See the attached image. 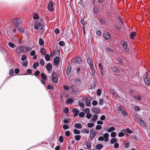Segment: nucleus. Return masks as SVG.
Returning <instances> with one entry per match:
<instances>
[{"label": "nucleus", "instance_id": "f257e3e1", "mask_svg": "<svg viewBox=\"0 0 150 150\" xmlns=\"http://www.w3.org/2000/svg\"><path fill=\"white\" fill-rule=\"evenodd\" d=\"M44 26L43 23L40 21L36 22L34 26L35 30L40 31L43 33L45 31Z\"/></svg>", "mask_w": 150, "mask_h": 150}, {"label": "nucleus", "instance_id": "f03ea898", "mask_svg": "<svg viewBox=\"0 0 150 150\" xmlns=\"http://www.w3.org/2000/svg\"><path fill=\"white\" fill-rule=\"evenodd\" d=\"M31 50V49L25 46H18L16 49V52L20 54L21 52L26 53L28 52L29 50Z\"/></svg>", "mask_w": 150, "mask_h": 150}, {"label": "nucleus", "instance_id": "7ed1b4c3", "mask_svg": "<svg viewBox=\"0 0 150 150\" xmlns=\"http://www.w3.org/2000/svg\"><path fill=\"white\" fill-rule=\"evenodd\" d=\"M86 61L88 64L89 65L92 74L93 75H94L95 74V70L93 67V62L92 61L91 59L89 57H88L87 58Z\"/></svg>", "mask_w": 150, "mask_h": 150}, {"label": "nucleus", "instance_id": "20e7f679", "mask_svg": "<svg viewBox=\"0 0 150 150\" xmlns=\"http://www.w3.org/2000/svg\"><path fill=\"white\" fill-rule=\"evenodd\" d=\"M144 81L146 86H150V76L146 72L143 76Z\"/></svg>", "mask_w": 150, "mask_h": 150}, {"label": "nucleus", "instance_id": "39448f33", "mask_svg": "<svg viewBox=\"0 0 150 150\" xmlns=\"http://www.w3.org/2000/svg\"><path fill=\"white\" fill-rule=\"evenodd\" d=\"M120 44L122 45L123 48L126 52H128L129 50V48L127 45V42L125 40L121 41Z\"/></svg>", "mask_w": 150, "mask_h": 150}, {"label": "nucleus", "instance_id": "423d86ee", "mask_svg": "<svg viewBox=\"0 0 150 150\" xmlns=\"http://www.w3.org/2000/svg\"><path fill=\"white\" fill-rule=\"evenodd\" d=\"M52 81L54 83H57L58 81V79L56 73L54 71L52 74Z\"/></svg>", "mask_w": 150, "mask_h": 150}, {"label": "nucleus", "instance_id": "0eeeda50", "mask_svg": "<svg viewBox=\"0 0 150 150\" xmlns=\"http://www.w3.org/2000/svg\"><path fill=\"white\" fill-rule=\"evenodd\" d=\"M82 61L81 58L79 57H76L72 60V62L76 64H81L82 62Z\"/></svg>", "mask_w": 150, "mask_h": 150}, {"label": "nucleus", "instance_id": "6e6552de", "mask_svg": "<svg viewBox=\"0 0 150 150\" xmlns=\"http://www.w3.org/2000/svg\"><path fill=\"white\" fill-rule=\"evenodd\" d=\"M21 23V21L19 19H15L13 21V23L15 26H18Z\"/></svg>", "mask_w": 150, "mask_h": 150}, {"label": "nucleus", "instance_id": "1a4fd4ad", "mask_svg": "<svg viewBox=\"0 0 150 150\" xmlns=\"http://www.w3.org/2000/svg\"><path fill=\"white\" fill-rule=\"evenodd\" d=\"M53 3L52 1H50L49 3L48 6V8L49 11L51 12L53 11H54L53 7Z\"/></svg>", "mask_w": 150, "mask_h": 150}, {"label": "nucleus", "instance_id": "9d476101", "mask_svg": "<svg viewBox=\"0 0 150 150\" xmlns=\"http://www.w3.org/2000/svg\"><path fill=\"white\" fill-rule=\"evenodd\" d=\"M72 112L74 113V115L75 117L78 116L79 112V110L76 108H74L73 109H72Z\"/></svg>", "mask_w": 150, "mask_h": 150}, {"label": "nucleus", "instance_id": "9b49d317", "mask_svg": "<svg viewBox=\"0 0 150 150\" xmlns=\"http://www.w3.org/2000/svg\"><path fill=\"white\" fill-rule=\"evenodd\" d=\"M60 59L58 57H55L54 60V64L55 66L59 65V62Z\"/></svg>", "mask_w": 150, "mask_h": 150}, {"label": "nucleus", "instance_id": "f8f14e48", "mask_svg": "<svg viewBox=\"0 0 150 150\" xmlns=\"http://www.w3.org/2000/svg\"><path fill=\"white\" fill-rule=\"evenodd\" d=\"M105 130L108 132H112L115 130V129L114 127L112 126L110 127H108Z\"/></svg>", "mask_w": 150, "mask_h": 150}, {"label": "nucleus", "instance_id": "ddd939ff", "mask_svg": "<svg viewBox=\"0 0 150 150\" xmlns=\"http://www.w3.org/2000/svg\"><path fill=\"white\" fill-rule=\"evenodd\" d=\"M91 110L93 113L96 114H99L100 112V109L98 108H93Z\"/></svg>", "mask_w": 150, "mask_h": 150}, {"label": "nucleus", "instance_id": "4468645a", "mask_svg": "<svg viewBox=\"0 0 150 150\" xmlns=\"http://www.w3.org/2000/svg\"><path fill=\"white\" fill-rule=\"evenodd\" d=\"M96 136L95 132L94 130H91L90 131V138L91 139H92Z\"/></svg>", "mask_w": 150, "mask_h": 150}, {"label": "nucleus", "instance_id": "2eb2a0df", "mask_svg": "<svg viewBox=\"0 0 150 150\" xmlns=\"http://www.w3.org/2000/svg\"><path fill=\"white\" fill-rule=\"evenodd\" d=\"M98 118V115L96 114H94L91 119V121L95 123Z\"/></svg>", "mask_w": 150, "mask_h": 150}, {"label": "nucleus", "instance_id": "dca6fc26", "mask_svg": "<svg viewBox=\"0 0 150 150\" xmlns=\"http://www.w3.org/2000/svg\"><path fill=\"white\" fill-rule=\"evenodd\" d=\"M103 35L104 38L106 40H108L110 38V35L109 33L106 31H105L104 32Z\"/></svg>", "mask_w": 150, "mask_h": 150}, {"label": "nucleus", "instance_id": "f3484780", "mask_svg": "<svg viewBox=\"0 0 150 150\" xmlns=\"http://www.w3.org/2000/svg\"><path fill=\"white\" fill-rule=\"evenodd\" d=\"M74 82L76 83L77 86H79L81 84V81L79 78H76L74 80Z\"/></svg>", "mask_w": 150, "mask_h": 150}, {"label": "nucleus", "instance_id": "a211bd4d", "mask_svg": "<svg viewBox=\"0 0 150 150\" xmlns=\"http://www.w3.org/2000/svg\"><path fill=\"white\" fill-rule=\"evenodd\" d=\"M125 133H126V131L124 129L122 130L121 132L118 133V136L120 137H123Z\"/></svg>", "mask_w": 150, "mask_h": 150}, {"label": "nucleus", "instance_id": "6ab92c4d", "mask_svg": "<svg viewBox=\"0 0 150 150\" xmlns=\"http://www.w3.org/2000/svg\"><path fill=\"white\" fill-rule=\"evenodd\" d=\"M72 90V91L74 93H76V88L75 87V86L74 85H71L69 87Z\"/></svg>", "mask_w": 150, "mask_h": 150}, {"label": "nucleus", "instance_id": "aec40b11", "mask_svg": "<svg viewBox=\"0 0 150 150\" xmlns=\"http://www.w3.org/2000/svg\"><path fill=\"white\" fill-rule=\"evenodd\" d=\"M111 69L112 71L115 72L119 73L120 72V70L116 67H112Z\"/></svg>", "mask_w": 150, "mask_h": 150}, {"label": "nucleus", "instance_id": "412c9836", "mask_svg": "<svg viewBox=\"0 0 150 150\" xmlns=\"http://www.w3.org/2000/svg\"><path fill=\"white\" fill-rule=\"evenodd\" d=\"M134 98L138 101H140L142 99V96L138 94H137L136 96H134Z\"/></svg>", "mask_w": 150, "mask_h": 150}, {"label": "nucleus", "instance_id": "4be33fe9", "mask_svg": "<svg viewBox=\"0 0 150 150\" xmlns=\"http://www.w3.org/2000/svg\"><path fill=\"white\" fill-rule=\"evenodd\" d=\"M109 136V134L108 133H106L104 134L103 135V137L105 138V142L108 141V137Z\"/></svg>", "mask_w": 150, "mask_h": 150}, {"label": "nucleus", "instance_id": "5701e85b", "mask_svg": "<svg viewBox=\"0 0 150 150\" xmlns=\"http://www.w3.org/2000/svg\"><path fill=\"white\" fill-rule=\"evenodd\" d=\"M46 68L47 71H50L52 69V65L50 63L48 64L46 66Z\"/></svg>", "mask_w": 150, "mask_h": 150}, {"label": "nucleus", "instance_id": "b1692460", "mask_svg": "<svg viewBox=\"0 0 150 150\" xmlns=\"http://www.w3.org/2000/svg\"><path fill=\"white\" fill-rule=\"evenodd\" d=\"M42 79L43 80H47V78L46 76L44 73H42L41 74Z\"/></svg>", "mask_w": 150, "mask_h": 150}, {"label": "nucleus", "instance_id": "393cba45", "mask_svg": "<svg viewBox=\"0 0 150 150\" xmlns=\"http://www.w3.org/2000/svg\"><path fill=\"white\" fill-rule=\"evenodd\" d=\"M110 92L112 94L116 95V97H117L118 96V95L115 92V91L113 89H111L110 90Z\"/></svg>", "mask_w": 150, "mask_h": 150}, {"label": "nucleus", "instance_id": "a878e982", "mask_svg": "<svg viewBox=\"0 0 150 150\" xmlns=\"http://www.w3.org/2000/svg\"><path fill=\"white\" fill-rule=\"evenodd\" d=\"M136 35V33L135 32H132L130 34V37L132 39L134 38V37Z\"/></svg>", "mask_w": 150, "mask_h": 150}, {"label": "nucleus", "instance_id": "bb28decb", "mask_svg": "<svg viewBox=\"0 0 150 150\" xmlns=\"http://www.w3.org/2000/svg\"><path fill=\"white\" fill-rule=\"evenodd\" d=\"M74 127L76 128L80 129L82 128V125L80 123H76L74 125Z\"/></svg>", "mask_w": 150, "mask_h": 150}, {"label": "nucleus", "instance_id": "cd10ccee", "mask_svg": "<svg viewBox=\"0 0 150 150\" xmlns=\"http://www.w3.org/2000/svg\"><path fill=\"white\" fill-rule=\"evenodd\" d=\"M103 145L100 144H98L96 145L95 146L96 148L98 150L101 149L103 147Z\"/></svg>", "mask_w": 150, "mask_h": 150}, {"label": "nucleus", "instance_id": "c85d7f7f", "mask_svg": "<svg viewBox=\"0 0 150 150\" xmlns=\"http://www.w3.org/2000/svg\"><path fill=\"white\" fill-rule=\"evenodd\" d=\"M139 123L142 127H146V124L143 120H142Z\"/></svg>", "mask_w": 150, "mask_h": 150}, {"label": "nucleus", "instance_id": "c756f323", "mask_svg": "<svg viewBox=\"0 0 150 150\" xmlns=\"http://www.w3.org/2000/svg\"><path fill=\"white\" fill-rule=\"evenodd\" d=\"M71 67H68L66 70L67 74V75H69L71 70Z\"/></svg>", "mask_w": 150, "mask_h": 150}, {"label": "nucleus", "instance_id": "7c9ffc66", "mask_svg": "<svg viewBox=\"0 0 150 150\" xmlns=\"http://www.w3.org/2000/svg\"><path fill=\"white\" fill-rule=\"evenodd\" d=\"M74 102L73 99L71 98H68L66 101L67 104H71Z\"/></svg>", "mask_w": 150, "mask_h": 150}, {"label": "nucleus", "instance_id": "2f4dec72", "mask_svg": "<svg viewBox=\"0 0 150 150\" xmlns=\"http://www.w3.org/2000/svg\"><path fill=\"white\" fill-rule=\"evenodd\" d=\"M39 43L40 45H44V42L42 39L40 38L39 39Z\"/></svg>", "mask_w": 150, "mask_h": 150}, {"label": "nucleus", "instance_id": "473e14b6", "mask_svg": "<svg viewBox=\"0 0 150 150\" xmlns=\"http://www.w3.org/2000/svg\"><path fill=\"white\" fill-rule=\"evenodd\" d=\"M86 147L87 149L90 150L91 147V144L89 142H87L86 143Z\"/></svg>", "mask_w": 150, "mask_h": 150}, {"label": "nucleus", "instance_id": "72a5a7b5", "mask_svg": "<svg viewBox=\"0 0 150 150\" xmlns=\"http://www.w3.org/2000/svg\"><path fill=\"white\" fill-rule=\"evenodd\" d=\"M18 30L21 34H22L24 32V29L23 28H18Z\"/></svg>", "mask_w": 150, "mask_h": 150}, {"label": "nucleus", "instance_id": "f704fd0d", "mask_svg": "<svg viewBox=\"0 0 150 150\" xmlns=\"http://www.w3.org/2000/svg\"><path fill=\"white\" fill-rule=\"evenodd\" d=\"M41 53L43 55H45L46 53V50L44 48H42L40 50Z\"/></svg>", "mask_w": 150, "mask_h": 150}, {"label": "nucleus", "instance_id": "c9c22d12", "mask_svg": "<svg viewBox=\"0 0 150 150\" xmlns=\"http://www.w3.org/2000/svg\"><path fill=\"white\" fill-rule=\"evenodd\" d=\"M117 141V140L116 138H113L111 140L110 143L112 144H113L114 143H115Z\"/></svg>", "mask_w": 150, "mask_h": 150}, {"label": "nucleus", "instance_id": "e433bc0d", "mask_svg": "<svg viewBox=\"0 0 150 150\" xmlns=\"http://www.w3.org/2000/svg\"><path fill=\"white\" fill-rule=\"evenodd\" d=\"M39 65L38 62H37L34 63L33 65V68L34 69H36L38 67Z\"/></svg>", "mask_w": 150, "mask_h": 150}, {"label": "nucleus", "instance_id": "4c0bfd02", "mask_svg": "<svg viewBox=\"0 0 150 150\" xmlns=\"http://www.w3.org/2000/svg\"><path fill=\"white\" fill-rule=\"evenodd\" d=\"M8 45L10 47L12 48H14L15 46V45L13 43L11 42H9Z\"/></svg>", "mask_w": 150, "mask_h": 150}, {"label": "nucleus", "instance_id": "58836bf2", "mask_svg": "<svg viewBox=\"0 0 150 150\" xmlns=\"http://www.w3.org/2000/svg\"><path fill=\"white\" fill-rule=\"evenodd\" d=\"M45 57L46 60L47 61H49L50 59V57L48 54H47L45 55Z\"/></svg>", "mask_w": 150, "mask_h": 150}, {"label": "nucleus", "instance_id": "ea45409f", "mask_svg": "<svg viewBox=\"0 0 150 150\" xmlns=\"http://www.w3.org/2000/svg\"><path fill=\"white\" fill-rule=\"evenodd\" d=\"M74 133L75 134H79L80 133V131L76 129H75L74 130Z\"/></svg>", "mask_w": 150, "mask_h": 150}, {"label": "nucleus", "instance_id": "a19ab883", "mask_svg": "<svg viewBox=\"0 0 150 150\" xmlns=\"http://www.w3.org/2000/svg\"><path fill=\"white\" fill-rule=\"evenodd\" d=\"M99 11V8L97 6H95L93 8V11L95 13H97Z\"/></svg>", "mask_w": 150, "mask_h": 150}, {"label": "nucleus", "instance_id": "79ce46f5", "mask_svg": "<svg viewBox=\"0 0 150 150\" xmlns=\"http://www.w3.org/2000/svg\"><path fill=\"white\" fill-rule=\"evenodd\" d=\"M101 93V91L100 89H98L97 91V94L98 96H100Z\"/></svg>", "mask_w": 150, "mask_h": 150}, {"label": "nucleus", "instance_id": "37998d69", "mask_svg": "<svg viewBox=\"0 0 150 150\" xmlns=\"http://www.w3.org/2000/svg\"><path fill=\"white\" fill-rule=\"evenodd\" d=\"M82 133L86 132V134H88L89 133V131L87 129H83L81 130Z\"/></svg>", "mask_w": 150, "mask_h": 150}, {"label": "nucleus", "instance_id": "c03bdc74", "mask_svg": "<svg viewBox=\"0 0 150 150\" xmlns=\"http://www.w3.org/2000/svg\"><path fill=\"white\" fill-rule=\"evenodd\" d=\"M82 101L85 103L88 101V98L87 97H84L82 98Z\"/></svg>", "mask_w": 150, "mask_h": 150}, {"label": "nucleus", "instance_id": "a18cd8bd", "mask_svg": "<svg viewBox=\"0 0 150 150\" xmlns=\"http://www.w3.org/2000/svg\"><path fill=\"white\" fill-rule=\"evenodd\" d=\"M125 109V108L122 106H119L118 107V109L119 110L121 111H122L124 110V109Z\"/></svg>", "mask_w": 150, "mask_h": 150}, {"label": "nucleus", "instance_id": "49530a36", "mask_svg": "<svg viewBox=\"0 0 150 150\" xmlns=\"http://www.w3.org/2000/svg\"><path fill=\"white\" fill-rule=\"evenodd\" d=\"M81 137L80 135H76L75 137V139L76 141H79L81 139Z\"/></svg>", "mask_w": 150, "mask_h": 150}, {"label": "nucleus", "instance_id": "de8ad7c7", "mask_svg": "<svg viewBox=\"0 0 150 150\" xmlns=\"http://www.w3.org/2000/svg\"><path fill=\"white\" fill-rule=\"evenodd\" d=\"M39 18V16L38 14H34L33 16V18L34 19H38Z\"/></svg>", "mask_w": 150, "mask_h": 150}, {"label": "nucleus", "instance_id": "09e8293b", "mask_svg": "<svg viewBox=\"0 0 150 150\" xmlns=\"http://www.w3.org/2000/svg\"><path fill=\"white\" fill-rule=\"evenodd\" d=\"M27 59V57L25 55H23L21 58V60L23 61H24Z\"/></svg>", "mask_w": 150, "mask_h": 150}, {"label": "nucleus", "instance_id": "8fccbe9b", "mask_svg": "<svg viewBox=\"0 0 150 150\" xmlns=\"http://www.w3.org/2000/svg\"><path fill=\"white\" fill-rule=\"evenodd\" d=\"M94 126V124L93 123H89L87 124V126L89 128L93 127Z\"/></svg>", "mask_w": 150, "mask_h": 150}, {"label": "nucleus", "instance_id": "3c124183", "mask_svg": "<svg viewBox=\"0 0 150 150\" xmlns=\"http://www.w3.org/2000/svg\"><path fill=\"white\" fill-rule=\"evenodd\" d=\"M129 143H125L124 144V146L125 148H127L129 147Z\"/></svg>", "mask_w": 150, "mask_h": 150}, {"label": "nucleus", "instance_id": "603ef678", "mask_svg": "<svg viewBox=\"0 0 150 150\" xmlns=\"http://www.w3.org/2000/svg\"><path fill=\"white\" fill-rule=\"evenodd\" d=\"M116 133L115 132H112L110 134V136L112 137H114L116 136Z\"/></svg>", "mask_w": 150, "mask_h": 150}, {"label": "nucleus", "instance_id": "864d4df0", "mask_svg": "<svg viewBox=\"0 0 150 150\" xmlns=\"http://www.w3.org/2000/svg\"><path fill=\"white\" fill-rule=\"evenodd\" d=\"M59 141L61 143H62L64 141L63 138L62 136H60L59 138Z\"/></svg>", "mask_w": 150, "mask_h": 150}, {"label": "nucleus", "instance_id": "5fc2aeb1", "mask_svg": "<svg viewBox=\"0 0 150 150\" xmlns=\"http://www.w3.org/2000/svg\"><path fill=\"white\" fill-rule=\"evenodd\" d=\"M59 45L61 46H63L65 45L64 42L63 41H60L59 43Z\"/></svg>", "mask_w": 150, "mask_h": 150}, {"label": "nucleus", "instance_id": "6e6d98bb", "mask_svg": "<svg viewBox=\"0 0 150 150\" xmlns=\"http://www.w3.org/2000/svg\"><path fill=\"white\" fill-rule=\"evenodd\" d=\"M14 73V70L13 69H11L10 70L9 72V74L10 75H13Z\"/></svg>", "mask_w": 150, "mask_h": 150}, {"label": "nucleus", "instance_id": "4d7b16f0", "mask_svg": "<svg viewBox=\"0 0 150 150\" xmlns=\"http://www.w3.org/2000/svg\"><path fill=\"white\" fill-rule=\"evenodd\" d=\"M69 109L67 107L65 108L64 110V112L65 113H67L69 112Z\"/></svg>", "mask_w": 150, "mask_h": 150}, {"label": "nucleus", "instance_id": "13d9d810", "mask_svg": "<svg viewBox=\"0 0 150 150\" xmlns=\"http://www.w3.org/2000/svg\"><path fill=\"white\" fill-rule=\"evenodd\" d=\"M85 115L84 113L83 112H80L79 114V116L81 117H83Z\"/></svg>", "mask_w": 150, "mask_h": 150}, {"label": "nucleus", "instance_id": "bf43d9fd", "mask_svg": "<svg viewBox=\"0 0 150 150\" xmlns=\"http://www.w3.org/2000/svg\"><path fill=\"white\" fill-rule=\"evenodd\" d=\"M100 22V23L101 24H103L105 23V21L103 19V18H100L98 20Z\"/></svg>", "mask_w": 150, "mask_h": 150}, {"label": "nucleus", "instance_id": "052dcab7", "mask_svg": "<svg viewBox=\"0 0 150 150\" xmlns=\"http://www.w3.org/2000/svg\"><path fill=\"white\" fill-rule=\"evenodd\" d=\"M126 131L129 134H131L132 133V131L129 129L128 128H127L126 129Z\"/></svg>", "mask_w": 150, "mask_h": 150}, {"label": "nucleus", "instance_id": "680f3d73", "mask_svg": "<svg viewBox=\"0 0 150 150\" xmlns=\"http://www.w3.org/2000/svg\"><path fill=\"white\" fill-rule=\"evenodd\" d=\"M103 100L101 99H99V105H102L103 104Z\"/></svg>", "mask_w": 150, "mask_h": 150}, {"label": "nucleus", "instance_id": "e2e57ef3", "mask_svg": "<svg viewBox=\"0 0 150 150\" xmlns=\"http://www.w3.org/2000/svg\"><path fill=\"white\" fill-rule=\"evenodd\" d=\"M102 128V126L100 125H98L96 126V130H100Z\"/></svg>", "mask_w": 150, "mask_h": 150}, {"label": "nucleus", "instance_id": "0e129e2a", "mask_svg": "<svg viewBox=\"0 0 150 150\" xmlns=\"http://www.w3.org/2000/svg\"><path fill=\"white\" fill-rule=\"evenodd\" d=\"M40 64L42 66H43L45 65V62L43 59H41L40 60Z\"/></svg>", "mask_w": 150, "mask_h": 150}, {"label": "nucleus", "instance_id": "69168bd1", "mask_svg": "<svg viewBox=\"0 0 150 150\" xmlns=\"http://www.w3.org/2000/svg\"><path fill=\"white\" fill-rule=\"evenodd\" d=\"M69 120V119L67 118L66 119H65L63 121V122L65 124H68L69 122L68 120Z\"/></svg>", "mask_w": 150, "mask_h": 150}, {"label": "nucleus", "instance_id": "338daca9", "mask_svg": "<svg viewBox=\"0 0 150 150\" xmlns=\"http://www.w3.org/2000/svg\"><path fill=\"white\" fill-rule=\"evenodd\" d=\"M63 128L64 129H66L69 128V127L68 125H64L63 126Z\"/></svg>", "mask_w": 150, "mask_h": 150}, {"label": "nucleus", "instance_id": "774afa93", "mask_svg": "<svg viewBox=\"0 0 150 150\" xmlns=\"http://www.w3.org/2000/svg\"><path fill=\"white\" fill-rule=\"evenodd\" d=\"M40 74V72L38 70L36 71L34 74V75L35 76H38Z\"/></svg>", "mask_w": 150, "mask_h": 150}]
</instances>
